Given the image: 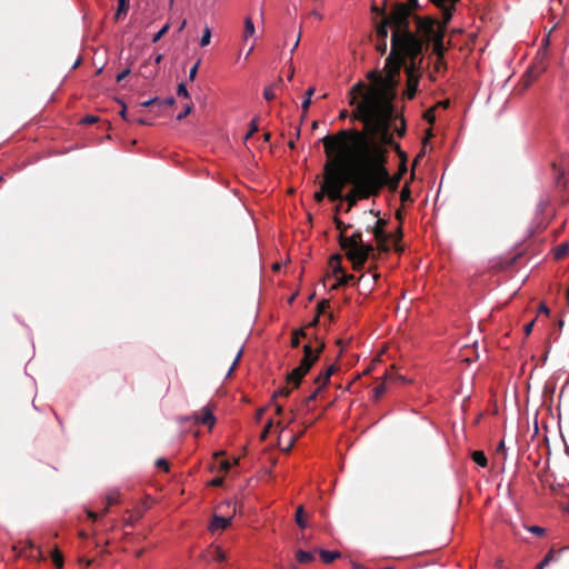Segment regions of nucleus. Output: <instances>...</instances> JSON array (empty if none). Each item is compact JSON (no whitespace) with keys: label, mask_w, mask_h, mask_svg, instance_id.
Segmentation results:
<instances>
[{"label":"nucleus","mask_w":569,"mask_h":569,"mask_svg":"<svg viewBox=\"0 0 569 569\" xmlns=\"http://www.w3.org/2000/svg\"><path fill=\"white\" fill-rule=\"evenodd\" d=\"M401 73H366V77L356 82L347 93L348 102L355 106L351 112V121H359L363 124L362 130L355 128L341 129L337 133L328 134L320 141L323 147L338 150L351 164L368 166L362 156H359L353 147L352 139L346 140L342 133L357 132L363 136L368 149L379 152L382 166L387 163L388 150L386 144L392 142V134L389 131V121L395 113L393 101L398 94V84Z\"/></svg>","instance_id":"f257e3e1"},{"label":"nucleus","mask_w":569,"mask_h":569,"mask_svg":"<svg viewBox=\"0 0 569 569\" xmlns=\"http://www.w3.org/2000/svg\"><path fill=\"white\" fill-rule=\"evenodd\" d=\"M416 30H411L410 21L406 19L402 9L392 16L390 53L387 64L381 71H425L422 64L426 52L431 47L428 59L435 60V70L440 71L445 66L443 27H438L433 17L415 16ZM429 66H426L428 68Z\"/></svg>","instance_id":"f03ea898"},{"label":"nucleus","mask_w":569,"mask_h":569,"mask_svg":"<svg viewBox=\"0 0 569 569\" xmlns=\"http://www.w3.org/2000/svg\"><path fill=\"white\" fill-rule=\"evenodd\" d=\"M347 138H353V147L357 148L359 156H362L368 166L363 164H343V178L346 186L352 184L353 188L342 199L348 202L346 211H350L357 204L359 199L377 197L383 188V178L387 177L382 161L379 159V152L369 150L363 136L357 132L342 133Z\"/></svg>","instance_id":"7ed1b4c3"},{"label":"nucleus","mask_w":569,"mask_h":569,"mask_svg":"<svg viewBox=\"0 0 569 569\" xmlns=\"http://www.w3.org/2000/svg\"><path fill=\"white\" fill-rule=\"evenodd\" d=\"M323 148L327 157L323 166V181L313 196L318 203L322 202L325 197H328L330 201L342 200V191L346 187L343 164H351L337 147H333L331 151L326 147Z\"/></svg>","instance_id":"20e7f679"},{"label":"nucleus","mask_w":569,"mask_h":569,"mask_svg":"<svg viewBox=\"0 0 569 569\" xmlns=\"http://www.w3.org/2000/svg\"><path fill=\"white\" fill-rule=\"evenodd\" d=\"M338 241L341 249L345 250L347 259L352 263V268L356 271L361 270L370 257L376 259V256L373 254V246L363 242L362 232L359 230L353 232L350 237L339 234Z\"/></svg>","instance_id":"39448f33"},{"label":"nucleus","mask_w":569,"mask_h":569,"mask_svg":"<svg viewBox=\"0 0 569 569\" xmlns=\"http://www.w3.org/2000/svg\"><path fill=\"white\" fill-rule=\"evenodd\" d=\"M372 12L379 16L381 19L376 26V38H377V50L382 54L386 53L388 44V33L389 28L392 29V21L386 17V7L378 8L377 6H372Z\"/></svg>","instance_id":"423d86ee"},{"label":"nucleus","mask_w":569,"mask_h":569,"mask_svg":"<svg viewBox=\"0 0 569 569\" xmlns=\"http://www.w3.org/2000/svg\"><path fill=\"white\" fill-rule=\"evenodd\" d=\"M315 341L316 347H312L310 343L303 346V357L300 360L299 366L297 367L305 375H307L310 371V369L318 361L321 352L325 349V342L322 340L316 338Z\"/></svg>","instance_id":"0eeeda50"},{"label":"nucleus","mask_w":569,"mask_h":569,"mask_svg":"<svg viewBox=\"0 0 569 569\" xmlns=\"http://www.w3.org/2000/svg\"><path fill=\"white\" fill-rule=\"evenodd\" d=\"M432 4L439 8L442 12V21L438 20V27H443V34H446L447 26L450 22L456 4L460 0H429Z\"/></svg>","instance_id":"6e6552de"},{"label":"nucleus","mask_w":569,"mask_h":569,"mask_svg":"<svg viewBox=\"0 0 569 569\" xmlns=\"http://www.w3.org/2000/svg\"><path fill=\"white\" fill-rule=\"evenodd\" d=\"M420 8L418 0H407V2L396 1L391 4L390 10L386 11V17L392 21L393 13L398 12L399 9L406 13V19L410 21V18L415 17L413 12Z\"/></svg>","instance_id":"1a4fd4ad"},{"label":"nucleus","mask_w":569,"mask_h":569,"mask_svg":"<svg viewBox=\"0 0 569 569\" xmlns=\"http://www.w3.org/2000/svg\"><path fill=\"white\" fill-rule=\"evenodd\" d=\"M420 73H407V88L403 92V97L408 100L413 99L418 89L419 76Z\"/></svg>","instance_id":"9d476101"},{"label":"nucleus","mask_w":569,"mask_h":569,"mask_svg":"<svg viewBox=\"0 0 569 569\" xmlns=\"http://www.w3.org/2000/svg\"><path fill=\"white\" fill-rule=\"evenodd\" d=\"M338 370V367L336 366V363L329 366L326 370L321 371L316 378H315V385H317L319 388L323 389L331 376Z\"/></svg>","instance_id":"9b49d317"},{"label":"nucleus","mask_w":569,"mask_h":569,"mask_svg":"<svg viewBox=\"0 0 569 569\" xmlns=\"http://www.w3.org/2000/svg\"><path fill=\"white\" fill-rule=\"evenodd\" d=\"M536 79L537 73H521L513 90L517 91V93H522L536 81Z\"/></svg>","instance_id":"f8f14e48"},{"label":"nucleus","mask_w":569,"mask_h":569,"mask_svg":"<svg viewBox=\"0 0 569 569\" xmlns=\"http://www.w3.org/2000/svg\"><path fill=\"white\" fill-rule=\"evenodd\" d=\"M193 418L197 425H204L209 428H212L216 422L212 411L209 408H203L202 412L194 413Z\"/></svg>","instance_id":"ddd939ff"},{"label":"nucleus","mask_w":569,"mask_h":569,"mask_svg":"<svg viewBox=\"0 0 569 569\" xmlns=\"http://www.w3.org/2000/svg\"><path fill=\"white\" fill-rule=\"evenodd\" d=\"M306 375L297 367L292 369L286 377V383L291 385L292 388H298Z\"/></svg>","instance_id":"4468645a"},{"label":"nucleus","mask_w":569,"mask_h":569,"mask_svg":"<svg viewBox=\"0 0 569 569\" xmlns=\"http://www.w3.org/2000/svg\"><path fill=\"white\" fill-rule=\"evenodd\" d=\"M387 224V221L383 219H378L373 227L368 228L370 230L376 240H381L382 238H388V234L385 231V227Z\"/></svg>","instance_id":"2eb2a0df"},{"label":"nucleus","mask_w":569,"mask_h":569,"mask_svg":"<svg viewBox=\"0 0 569 569\" xmlns=\"http://www.w3.org/2000/svg\"><path fill=\"white\" fill-rule=\"evenodd\" d=\"M342 256L339 253L332 254L329 259V267L332 269V273L335 277H338L340 273H343L345 269L341 266Z\"/></svg>","instance_id":"dca6fc26"},{"label":"nucleus","mask_w":569,"mask_h":569,"mask_svg":"<svg viewBox=\"0 0 569 569\" xmlns=\"http://www.w3.org/2000/svg\"><path fill=\"white\" fill-rule=\"evenodd\" d=\"M385 171L387 173V177L382 179L383 187L387 186L390 189V191H396L398 189L399 182L401 180V173L391 177L386 167H385Z\"/></svg>","instance_id":"f3484780"},{"label":"nucleus","mask_w":569,"mask_h":569,"mask_svg":"<svg viewBox=\"0 0 569 569\" xmlns=\"http://www.w3.org/2000/svg\"><path fill=\"white\" fill-rule=\"evenodd\" d=\"M230 518L214 516L210 525V530L226 529L230 525Z\"/></svg>","instance_id":"a211bd4d"},{"label":"nucleus","mask_w":569,"mask_h":569,"mask_svg":"<svg viewBox=\"0 0 569 569\" xmlns=\"http://www.w3.org/2000/svg\"><path fill=\"white\" fill-rule=\"evenodd\" d=\"M295 388L291 385L281 386L277 390H274L271 402H276L279 397H289Z\"/></svg>","instance_id":"6ab92c4d"},{"label":"nucleus","mask_w":569,"mask_h":569,"mask_svg":"<svg viewBox=\"0 0 569 569\" xmlns=\"http://www.w3.org/2000/svg\"><path fill=\"white\" fill-rule=\"evenodd\" d=\"M319 555L325 563H331L336 559L341 557V553L339 551H329L323 549L319 550Z\"/></svg>","instance_id":"aec40b11"},{"label":"nucleus","mask_w":569,"mask_h":569,"mask_svg":"<svg viewBox=\"0 0 569 569\" xmlns=\"http://www.w3.org/2000/svg\"><path fill=\"white\" fill-rule=\"evenodd\" d=\"M338 281L331 286V290H336L341 286H346L349 283V281L355 279L353 274H347L345 271L343 273H340L338 277Z\"/></svg>","instance_id":"412c9836"},{"label":"nucleus","mask_w":569,"mask_h":569,"mask_svg":"<svg viewBox=\"0 0 569 569\" xmlns=\"http://www.w3.org/2000/svg\"><path fill=\"white\" fill-rule=\"evenodd\" d=\"M254 24L250 17L246 18L244 20V30H243V39L247 41L249 38H251L254 34Z\"/></svg>","instance_id":"4be33fe9"},{"label":"nucleus","mask_w":569,"mask_h":569,"mask_svg":"<svg viewBox=\"0 0 569 569\" xmlns=\"http://www.w3.org/2000/svg\"><path fill=\"white\" fill-rule=\"evenodd\" d=\"M471 458L480 467H487V465H488V459L483 451H480V450L473 451L471 455Z\"/></svg>","instance_id":"5701e85b"},{"label":"nucleus","mask_w":569,"mask_h":569,"mask_svg":"<svg viewBox=\"0 0 569 569\" xmlns=\"http://www.w3.org/2000/svg\"><path fill=\"white\" fill-rule=\"evenodd\" d=\"M296 558L300 563H309V562L313 561L315 556L312 552L305 551V550H298Z\"/></svg>","instance_id":"b1692460"},{"label":"nucleus","mask_w":569,"mask_h":569,"mask_svg":"<svg viewBox=\"0 0 569 569\" xmlns=\"http://www.w3.org/2000/svg\"><path fill=\"white\" fill-rule=\"evenodd\" d=\"M129 10V0H118V9L114 19L119 20L122 14H127Z\"/></svg>","instance_id":"393cba45"},{"label":"nucleus","mask_w":569,"mask_h":569,"mask_svg":"<svg viewBox=\"0 0 569 569\" xmlns=\"http://www.w3.org/2000/svg\"><path fill=\"white\" fill-rule=\"evenodd\" d=\"M296 522L302 529L307 527V522L305 520V509L302 506H299L296 510Z\"/></svg>","instance_id":"a878e982"},{"label":"nucleus","mask_w":569,"mask_h":569,"mask_svg":"<svg viewBox=\"0 0 569 569\" xmlns=\"http://www.w3.org/2000/svg\"><path fill=\"white\" fill-rule=\"evenodd\" d=\"M315 93V88L313 87H310L307 91H306V97L301 103V108L303 110V112L306 113L311 104V97L312 94Z\"/></svg>","instance_id":"bb28decb"},{"label":"nucleus","mask_w":569,"mask_h":569,"mask_svg":"<svg viewBox=\"0 0 569 569\" xmlns=\"http://www.w3.org/2000/svg\"><path fill=\"white\" fill-rule=\"evenodd\" d=\"M276 97H277V90L274 89V86L268 84V86L263 89V98H264L267 101H271V100H273Z\"/></svg>","instance_id":"cd10ccee"},{"label":"nucleus","mask_w":569,"mask_h":569,"mask_svg":"<svg viewBox=\"0 0 569 569\" xmlns=\"http://www.w3.org/2000/svg\"><path fill=\"white\" fill-rule=\"evenodd\" d=\"M333 223L336 228L339 230V234H346L347 230L351 228V224H346L342 220H340L337 216L333 218Z\"/></svg>","instance_id":"c85d7f7f"},{"label":"nucleus","mask_w":569,"mask_h":569,"mask_svg":"<svg viewBox=\"0 0 569 569\" xmlns=\"http://www.w3.org/2000/svg\"><path fill=\"white\" fill-rule=\"evenodd\" d=\"M386 381L387 380L383 379V382H381L380 385L375 387V389H373V398H375L376 401L379 400L383 396V393L386 392Z\"/></svg>","instance_id":"c756f323"},{"label":"nucleus","mask_w":569,"mask_h":569,"mask_svg":"<svg viewBox=\"0 0 569 569\" xmlns=\"http://www.w3.org/2000/svg\"><path fill=\"white\" fill-rule=\"evenodd\" d=\"M52 562L58 569H60L63 566V556L59 550H54L52 552Z\"/></svg>","instance_id":"7c9ffc66"},{"label":"nucleus","mask_w":569,"mask_h":569,"mask_svg":"<svg viewBox=\"0 0 569 569\" xmlns=\"http://www.w3.org/2000/svg\"><path fill=\"white\" fill-rule=\"evenodd\" d=\"M119 497L120 493L117 490L109 492L107 496V505L111 507L113 505L119 503Z\"/></svg>","instance_id":"2f4dec72"},{"label":"nucleus","mask_w":569,"mask_h":569,"mask_svg":"<svg viewBox=\"0 0 569 569\" xmlns=\"http://www.w3.org/2000/svg\"><path fill=\"white\" fill-rule=\"evenodd\" d=\"M435 111H436V107H432V108H429L428 110H426L423 113V119L430 124H433L436 121Z\"/></svg>","instance_id":"473e14b6"},{"label":"nucleus","mask_w":569,"mask_h":569,"mask_svg":"<svg viewBox=\"0 0 569 569\" xmlns=\"http://www.w3.org/2000/svg\"><path fill=\"white\" fill-rule=\"evenodd\" d=\"M259 130L258 128V117H254L251 122H250V129L248 131V133L246 134L244 139H249L250 137H252L257 131Z\"/></svg>","instance_id":"72a5a7b5"},{"label":"nucleus","mask_w":569,"mask_h":569,"mask_svg":"<svg viewBox=\"0 0 569 569\" xmlns=\"http://www.w3.org/2000/svg\"><path fill=\"white\" fill-rule=\"evenodd\" d=\"M210 39H211V31H210L209 27H206L203 30V34L200 39V46L201 47L208 46L210 43Z\"/></svg>","instance_id":"f704fd0d"},{"label":"nucleus","mask_w":569,"mask_h":569,"mask_svg":"<svg viewBox=\"0 0 569 569\" xmlns=\"http://www.w3.org/2000/svg\"><path fill=\"white\" fill-rule=\"evenodd\" d=\"M329 308V300L327 299H322L318 305H317V315H322L326 312V310Z\"/></svg>","instance_id":"c9c22d12"},{"label":"nucleus","mask_w":569,"mask_h":569,"mask_svg":"<svg viewBox=\"0 0 569 569\" xmlns=\"http://www.w3.org/2000/svg\"><path fill=\"white\" fill-rule=\"evenodd\" d=\"M98 121H99V118L97 116L89 114V116H86L84 118H82L80 120V123L89 126V124L97 123Z\"/></svg>","instance_id":"e433bc0d"},{"label":"nucleus","mask_w":569,"mask_h":569,"mask_svg":"<svg viewBox=\"0 0 569 569\" xmlns=\"http://www.w3.org/2000/svg\"><path fill=\"white\" fill-rule=\"evenodd\" d=\"M169 30V24H164L152 38L153 42L159 41Z\"/></svg>","instance_id":"4c0bfd02"},{"label":"nucleus","mask_w":569,"mask_h":569,"mask_svg":"<svg viewBox=\"0 0 569 569\" xmlns=\"http://www.w3.org/2000/svg\"><path fill=\"white\" fill-rule=\"evenodd\" d=\"M385 380H388V381L389 380L405 381V378H403V376L395 373L393 371H387L386 375H385Z\"/></svg>","instance_id":"58836bf2"},{"label":"nucleus","mask_w":569,"mask_h":569,"mask_svg":"<svg viewBox=\"0 0 569 569\" xmlns=\"http://www.w3.org/2000/svg\"><path fill=\"white\" fill-rule=\"evenodd\" d=\"M376 241H377L378 250H380L381 252L389 251V246L387 244L388 238H382L381 240H376Z\"/></svg>","instance_id":"ea45409f"},{"label":"nucleus","mask_w":569,"mask_h":569,"mask_svg":"<svg viewBox=\"0 0 569 569\" xmlns=\"http://www.w3.org/2000/svg\"><path fill=\"white\" fill-rule=\"evenodd\" d=\"M117 101H118V102L121 104V107H122V108H121V111L119 112V113H120V116H121V118H122L123 120H126V121L130 122V121H131V117H129V116H128V112H127V106H126V103H124L122 100H119V99H118Z\"/></svg>","instance_id":"a19ab883"},{"label":"nucleus","mask_w":569,"mask_h":569,"mask_svg":"<svg viewBox=\"0 0 569 569\" xmlns=\"http://www.w3.org/2000/svg\"><path fill=\"white\" fill-rule=\"evenodd\" d=\"M192 111V104L188 103L184 109L177 116V120H183Z\"/></svg>","instance_id":"79ce46f5"},{"label":"nucleus","mask_w":569,"mask_h":569,"mask_svg":"<svg viewBox=\"0 0 569 569\" xmlns=\"http://www.w3.org/2000/svg\"><path fill=\"white\" fill-rule=\"evenodd\" d=\"M322 389L319 388L317 386L316 390L313 392H311V395H309L306 399H305V405L306 406H309L310 402L315 401L317 399V396L318 393L321 391Z\"/></svg>","instance_id":"37998d69"},{"label":"nucleus","mask_w":569,"mask_h":569,"mask_svg":"<svg viewBox=\"0 0 569 569\" xmlns=\"http://www.w3.org/2000/svg\"><path fill=\"white\" fill-rule=\"evenodd\" d=\"M410 193H411V192H410V189H409V187L406 184V186L402 188L401 192H400V199H401V201H402V202H406V201L410 200Z\"/></svg>","instance_id":"c03bdc74"},{"label":"nucleus","mask_w":569,"mask_h":569,"mask_svg":"<svg viewBox=\"0 0 569 569\" xmlns=\"http://www.w3.org/2000/svg\"><path fill=\"white\" fill-rule=\"evenodd\" d=\"M496 455L497 456H501L503 460L506 459V457H507V449L505 447V442L503 441H500L499 446L497 447Z\"/></svg>","instance_id":"a18cd8bd"},{"label":"nucleus","mask_w":569,"mask_h":569,"mask_svg":"<svg viewBox=\"0 0 569 569\" xmlns=\"http://www.w3.org/2000/svg\"><path fill=\"white\" fill-rule=\"evenodd\" d=\"M271 427H272V420H269L268 423L264 426L261 435H260V439L262 441H264L267 439V437H268V435L270 432Z\"/></svg>","instance_id":"49530a36"},{"label":"nucleus","mask_w":569,"mask_h":569,"mask_svg":"<svg viewBox=\"0 0 569 569\" xmlns=\"http://www.w3.org/2000/svg\"><path fill=\"white\" fill-rule=\"evenodd\" d=\"M156 466L157 468H160L164 471H169V462L163 459V458H159L157 461H156Z\"/></svg>","instance_id":"de8ad7c7"},{"label":"nucleus","mask_w":569,"mask_h":569,"mask_svg":"<svg viewBox=\"0 0 569 569\" xmlns=\"http://www.w3.org/2000/svg\"><path fill=\"white\" fill-rule=\"evenodd\" d=\"M214 559L217 561H223L226 559V553L220 547H216L214 549Z\"/></svg>","instance_id":"09e8293b"},{"label":"nucleus","mask_w":569,"mask_h":569,"mask_svg":"<svg viewBox=\"0 0 569 569\" xmlns=\"http://www.w3.org/2000/svg\"><path fill=\"white\" fill-rule=\"evenodd\" d=\"M177 93H178L179 97H184V98L189 97L188 90H187L186 84L183 82L179 83L178 89H177Z\"/></svg>","instance_id":"8fccbe9b"},{"label":"nucleus","mask_w":569,"mask_h":569,"mask_svg":"<svg viewBox=\"0 0 569 569\" xmlns=\"http://www.w3.org/2000/svg\"><path fill=\"white\" fill-rule=\"evenodd\" d=\"M131 121H134L139 124H142V126H151L152 122L147 120L146 118H142V117H133L131 116Z\"/></svg>","instance_id":"3c124183"},{"label":"nucleus","mask_w":569,"mask_h":569,"mask_svg":"<svg viewBox=\"0 0 569 569\" xmlns=\"http://www.w3.org/2000/svg\"><path fill=\"white\" fill-rule=\"evenodd\" d=\"M567 252H568V247L561 246L556 251V258L561 259L567 254Z\"/></svg>","instance_id":"603ef678"},{"label":"nucleus","mask_w":569,"mask_h":569,"mask_svg":"<svg viewBox=\"0 0 569 569\" xmlns=\"http://www.w3.org/2000/svg\"><path fill=\"white\" fill-rule=\"evenodd\" d=\"M176 102L174 98L173 97H169L162 101L159 100L158 102V106L161 107V106H166V107H171L173 106Z\"/></svg>","instance_id":"864d4df0"},{"label":"nucleus","mask_w":569,"mask_h":569,"mask_svg":"<svg viewBox=\"0 0 569 569\" xmlns=\"http://www.w3.org/2000/svg\"><path fill=\"white\" fill-rule=\"evenodd\" d=\"M241 355H242V350H239V352L237 353V357H236V359H234V361H233V363H232L231 368H230V369H229V371H228V375H227L228 377H229V376H231V373H232V372H233V370L236 369V367H237V365H238V362H239V360H240Z\"/></svg>","instance_id":"5fc2aeb1"},{"label":"nucleus","mask_w":569,"mask_h":569,"mask_svg":"<svg viewBox=\"0 0 569 569\" xmlns=\"http://www.w3.org/2000/svg\"><path fill=\"white\" fill-rule=\"evenodd\" d=\"M529 531L537 535V536H542L545 533V529L542 527H539V526H531L529 528Z\"/></svg>","instance_id":"6e6d98bb"},{"label":"nucleus","mask_w":569,"mask_h":569,"mask_svg":"<svg viewBox=\"0 0 569 569\" xmlns=\"http://www.w3.org/2000/svg\"><path fill=\"white\" fill-rule=\"evenodd\" d=\"M158 102H159V99L158 98H153V99H150V100L141 102L140 107L148 108V107L158 104Z\"/></svg>","instance_id":"4d7b16f0"},{"label":"nucleus","mask_w":569,"mask_h":569,"mask_svg":"<svg viewBox=\"0 0 569 569\" xmlns=\"http://www.w3.org/2000/svg\"><path fill=\"white\" fill-rule=\"evenodd\" d=\"M271 86H274V89L278 91L282 88L283 86V79L281 77H278L276 79V81H273L272 83H270Z\"/></svg>","instance_id":"13d9d810"},{"label":"nucleus","mask_w":569,"mask_h":569,"mask_svg":"<svg viewBox=\"0 0 569 569\" xmlns=\"http://www.w3.org/2000/svg\"><path fill=\"white\" fill-rule=\"evenodd\" d=\"M231 468V463L228 460H223L220 463V469L224 472L229 471Z\"/></svg>","instance_id":"bf43d9fd"},{"label":"nucleus","mask_w":569,"mask_h":569,"mask_svg":"<svg viewBox=\"0 0 569 569\" xmlns=\"http://www.w3.org/2000/svg\"><path fill=\"white\" fill-rule=\"evenodd\" d=\"M138 518L130 515L128 518L124 519L126 526H133Z\"/></svg>","instance_id":"052dcab7"},{"label":"nucleus","mask_w":569,"mask_h":569,"mask_svg":"<svg viewBox=\"0 0 569 569\" xmlns=\"http://www.w3.org/2000/svg\"><path fill=\"white\" fill-rule=\"evenodd\" d=\"M292 333L297 335V337H299V339L300 338H307V332H306V330L303 328L297 329Z\"/></svg>","instance_id":"680f3d73"},{"label":"nucleus","mask_w":569,"mask_h":569,"mask_svg":"<svg viewBox=\"0 0 569 569\" xmlns=\"http://www.w3.org/2000/svg\"><path fill=\"white\" fill-rule=\"evenodd\" d=\"M533 325H535V321H531V322H529V323H527V325L525 326V328H523V329H525V333H526V336H529V335L531 333L532 328H533Z\"/></svg>","instance_id":"e2e57ef3"},{"label":"nucleus","mask_w":569,"mask_h":569,"mask_svg":"<svg viewBox=\"0 0 569 569\" xmlns=\"http://www.w3.org/2000/svg\"><path fill=\"white\" fill-rule=\"evenodd\" d=\"M271 405L274 406L276 415L280 416L283 412L282 406L280 403H278L277 401L276 402H271Z\"/></svg>","instance_id":"0e129e2a"},{"label":"nucleus","mask_w":569,"mask_h":569,"mask_svg":"<svg viewBox=\"0 0 569 569\" xmlns=\"http://www.w3.org/2000/svg\"><path fill=\"white\" fill-rule=\"evenodd\" d=\"M300 343V339L299 337H297V335H293L292 333V338H291V347L293 348H297Z\"/></svg>","instance_id":"69168bd1"},{"label":"nucleus","mask_w":569,"mask_h":569,"mask_svg":"<svg viewBox=\"0 0 569 569\" xmlns=\"http://www.w3.org/2000/svg\"><path fill=\"white\" fill-rule=\"evenodd\" d=\"M87 515H88V518H90L91 520L96 521L98 518H99V513L97 512H93L91 510H88L87 511Z\"/></svg>","instance_id":"338daca9"},{"label":"nucleus","mask_w":569,"mask_h":569,"mask_svg":"<svg viewBox=\"0 0 569 569\" xmlns=\"http://www.w3.org/2000/svg\"><path fill=\"white\" fill-rule=\"evenodd\" d=\"M222 483H223V479L222 478H218V477L212 479V481H211V485L214 486V487H219Z\"/></svg>","instance_id":"774afa93"}]
</instances>
